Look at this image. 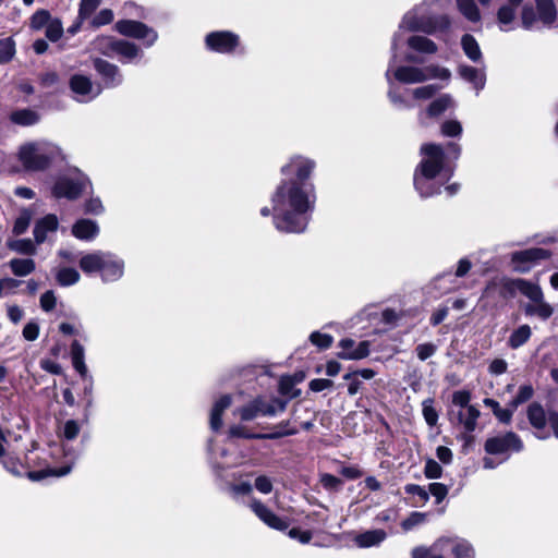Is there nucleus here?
I'll list each match as a JSON object with an SVG mask.
<instances>
[{"mask_svg":"<svg viewBox=\"0 0 558 558\" xmlns=\"http://www.w3.org/2000/svg\"><path fill=\"white\" fill-rule=\"evenodd\" d=\"M438 0H424L402 17L399 29L395 33L391 41V58L388 62L385 77L388 84L391 82L407 85L424 83L428 80L450 81L449 69L438 64L426 66L405 65L398 63V50L403 44L402 29L410 32L435 33L445 31L450 26V19L442 15H435V7Z\"/></svg>","mask_w":558,"mask_h":558,"instance_id":"1","label":"nucleus"},{"mask_svg":"<svg viewBox=\"0 0 558 558\" xmlns=\"http://www.w3.org/2000/svg\"><path fill=\"white\" fill-rule=\"evenodd\" d=\"M315 201L313 183L281 182L271 197L276 229L287 233L305 231Z\"/></svg>","mask_w":558,"mask_h":558,"instance_id":"2","label":"nucleus"},{"mask_svg":"<svg viewBox=\"0 0 558 558\" xmlns=\"http://www.w3.org/2000/svg\"><path fill=\"white\" fill-rule=\"evenodd\" d=\"M422 159L417 165L413 183L421 197H432L449 181L452 169L445 163V151L440 145L424 144L421 147Z\"/></svg>","mask_w":558,"mask_h":558,"instance_id":"3","label":"nucleus"},{"mask_svg":"<svg viewBox=\"0 0 558 558\" xmlns=\"http://www.w3.org/2000/svg\"><path fill=\"white\" fill-rule=\"evenodd\" d=\"M19 161L27 171H44L52 161L63 159L62 149L47 141L27 142L20 146Z\"/></svg>","mask_w":558,"mask_h":558,"instance_id":"4","label":"nucleus"},{"mask_svg":"<svg viewBox=\"0 0 558 558\" xmlns=\"http://www.w3.org/2000/svg\"><path fill=\"white\" fill-rule=\"evenodd\" d=\"M25 459L26 461L23 463L19 457L11 452H7L0 462L12 475L17 477L26 476L32 482H38L49 476L61 477L69 474L72 469L71 464H65L59 468H51L47 465L41 470L31 471V462L34 460L31 456H26Z\"/></svg>","mask_w":558,"mask_h":558,"instance_id":"5","label":"nucleus"},{"mask_svg":"<svg viewBox=\"0 0 558 558\" xmlns=\"http://www.w3.org/2000/svg\"><path fill=\"white\" fill-rule=\"evenodd\" d=\"M80 267L87 275L100 274L102 276H123L124 263L117 255L110 252L97 251L83 256Z\"/></svg>","mask_w":558,"mask_h":558,"instance_id":"6","label":"nucleus"},{"mask_svg":"<svg viewBox=\"0 0 558 558\" xmlns=\"http://www.w3.org/2000/svg\"><path fill=\"white\" fill-rule=\"evenodd\" d=\"M517 283L519 284V292L532 302L525 304L524 314L526 316H537L543 320L548 319L553 315L554 308L544 301L538 281H517Z\"/></svg>","mask_w":558,"mask_h":558,"instance_id":"7","label":"nucleus"},{"mask_svg":"<svg viewBox=\"0 0 558 558\" xmlns=\"http://www.w3.org/2000/svg\"><path fill=\"white\" fill-rule=\"evenodd\" d=\"M536 11L530 4H525L521 12V23L525 29H534L538 22L545 26H551L557 17L555 0L535 1Z\"/></svg>","mask_w":558,"mask_h":558,"instance_id":"8","label":"nucleus"},{"mask_svg":"<svg viewBox=\"0 0 558 558\" xmlns=\"http://www.w3.org/2000/svg\"><path fill=\"white\" fill-rule=\"evenodd\" d=\"M88 184V178L80 171H75L73 174L61 175L57 179L52 187V195L56 198L75 199Z\"/></svg>","mask_w":558,"mask_h":558,"instance_id":"9","label":"nucleus"},{"mask_svg":"<svg viewBox=\"0 0 558 558\" xmlns=\"http://www.w3.org/2000/svg\"><path fill=\"white\" fill-rule=\"evenodd\" d=\"M524 444L520 436L512 430L502 435L488 437L484 442V450L489 456L510 454V452H521Z\"/></svg>","mask_w":558,"mask_h":558,"instance_id":"10","label":"nucleus"},{"mask_svg":"<svg viewBox=\"0 0 558 558\" xmlns=\"http://www.w3.org/2000/svg\"><path fill=\"white\" fill-rule=\"evenodd\" d=\"M114 28L125 37L142 40L145 47H151L158 39V34L154 28L138 21L120 20L116 23Z\"/></svg>","mask_w":558,"mask_h":558,"instance_id":"11","label":"nucleus"},{"mask_svg":"<svg viewBox=\"0 0 558 558\" xmlns=\"http://www.w3.org/2000/svg\"><path fill=\"white\" fill-rule=\"evenodd\" d=\"M69 87L74 100L87 104L101 94V87L92 81L90 76L81 73L73 74L69 80Z\"/></svg>","mask_w":558,"mask_h":558,"instance_id":"12","label":"nucleus"},{"mask_svg":"<svg viewBox=\"0 0 558 558\" xmlns=\"http://www.w3.org/2000/svg\"><path fill=\"white\" fill-rule=\"evenodd\" d=\"M315 166V161L307 157H292L289 162L281 168V172L284 175L291 177V179L284 180L283 182L311 183L308 179L313 173Z\"/></svg>","mask_w":558,"mask_h":558,"instance_id":"13","label":"nucleus"},{"mask_svg":"<svg viewBox=\"0 0 558 558\" xmlns=\"http://www.w3.org/2000/svg\"><path fill=\"white\" fill-rule=\"evenodd\" d=\"M549 250L542 247H532L519 251L512 254L511 262L515 270L520 272L529 271L533 266L551 257Z\"/></svg>","mask_w":558,"mask_h":558,"instance_id":"14","label":"nucleus"},{"mask_svg":"<svg viewBox=\"0 0 558 558\" xmlns=\"http://www.w3.org/2000/svg\"><path fill=\"white\" fill-rule=\"evenodd\" d=\"M240 44V37L230 31H216L205 37L207 49L217 53H232Z\"/></svg>","mask_w":558,"mask_h":558,"instance_id":"15","label":"nucleus"},{"mask_svg":"<svg viewBox=\"0 0 558 558\" xmlns=\"http://www.w3.org/2000/svg\"><path fill=\"white\" fill-rule=\"evenodd\" d=\"M235 414L242 422H250L258 416H275V411L270 405H266V398L259 395L238 408Z\"/></svg>","mask_w":558,"mask_h":558,"instance_id":"16","label":"nucleus"},{"mask_svg":"<svg viewBox=\"0 0 558 558\" xmlns=\"http://www.w3.org/2000/svg\"><path fill=\"white\" fill-rule=\"evenodd\" d=\"M93 64L107 88H116L123 83V74L117 64L101 58H95Z\"/></svg>","mask_w":558,"mask_h":558,"instance_id":"17","label":"nucleus"},{"mask_svg":"<svg viewBox=\"0 0 558 558\" xmlns=\"http://www.w3.org/2000/svg\"><path fill=\"white\" fill-rule=\"evenodd\" d=\"M338 345L342 351L337 353V357L340 360H363L369 355L371 342L367 340L360 341L357 344L352 338H343L339 341Z\"/></svg>","mask_w":558,"mask_h":558,"instance_id":"18","label":"nucleus"},{"mask_svg":"<svg viewBox=\"0 0 558 558\" xmlns=\"http://www.w3.org/2000/svg\"><path fill=\"white\" fill-rule=\"evenodd\" d=\"M251 508L254 513L269 527L277 531H286L290 523L286 518H281L277 515L274 511H271L266 505H264L260 500L254 499L251 504Z\"/></svg>","mask_w":558,"mask_h":558,"instance_id":"19","label":"nucleus"},{"mask_svg":"<svg viewBox=\"0 0 558 558\" xmlns=\"http://www.w3.org/2000/svg\"><path fill=\"white\" fill-rule=\"evenodd\" d=\"M523 0H507L497 11V23L501 32H510L515 28L517 10Z\"/></svg>","mask_w":558,"mask_h":558,"instance_id":"20","label":"nucleus"},{"mask_svg":"<svg viewBox=\"0 0 558 558\" xmlns=\"http://www.w3.org/2000/svg\"><path fill=\"white\" fill-rule=\"evenodd\" d=\"M114 57L123 64L137 63L144 56L143 50L134 43L119 39L113 44Z\"/></svg>","mask_w":558,"mask_h":558,"instance_id":"21","label":"nucleus"},{"mask_svg":"<svg viewBox=\"0 0 558 558\" xmlns=\"http://www.w3.org/2000/svg\"><path fill=\"white\" fill-rule=\"evenodd\" d=\"M59 228V219L54 214H47L35 222L33 234L37 244L44 243L50 233Z\"/></svg>","mask_w":558,"mask_h":558,"instance_id":"22","label":"nucleus"},{"mask_svg":"<svg viewBox=\"0 0 558 558\" xmlns=\"http://www.w3.org/2000/svg\"><path fill=\"white\" fill-rule=\"evenodd\" d=\"M449 544L451 545V554L453 558H475V550L473 546L465 539L457 541L450 537H441L434 544V548H442Z\"/></svg>","mask_w":558,"mask_h":558,"instance_id":"23","label":"nucleus"},{"mask_svg":"<svg viewBox=\"0 0 558 558\" xmlns=\"http://www.w3.org/2000/svg\"><path fill=\"white\" fill-rule=\"evenodd\" d=\"M459 76L465 82L472 84L473 88L478 94L482 90L486 83V73L485 68H475L466 64H460L458 66Z\"/></svg>","mask_w":558,"mask_h":558,"instance_id":"24","label":"nucleus"},{"mask_svg":"<svg viewBox=\"0 0 558 558\" xmlns=\"http://www.w3.org/2000/svg\"><path fill=\"white\" fill-rule=\"evenodd\" d=\"M232 404V397L229 393L222 395L213 405L209 416L210 429L218 433L222 425V415L225 411Z\"/></svg>","mask_w":558,"mask_h":558,"instance_id":"25","label":"nucleus"},{"mask_svg":"<svg viewBox=\"0 0 558 558\" xmlns=\"http://www.w3.org/2000/svg\"><path fill=\"white\" fill-rule=\"evenodd\" d=\"M99 233V226L90 219H80L72 227V234L82 241H92Z\"/></svg>","mask_w":558,"mask_h":558,"instance_id":"26","label":"nucleus"},{"mask_svg":"<svg viewBox=\"0 0 558 558\" xmlns=\"http://www.w3.org/2000/svg\"><path fill=\"white\" fill-rule=\"evenodd\" d=\"M407 28L402 29V34ZM403 43L405 41L410 49L422 54H434L437 52V45L429 38L421 35H413L409 38H404L402 35Z\"/></svg>","mask_w":558,"mask_h":558,"instance_id":"27","label":"nucleus"},{"mask_svg":"<svg viewBox=\"0 0 558 558\" xmlns=\"http://www.w3.org/2000/svg\"><path fill=\"white\" fill-rule=\"evenodd\" d=\"M461 48L464 54L474 63L483 62V53L477 40L470 34L461 38Z\"/></svg>","mask_w":558,"mask_h":558,"instance_id":"28","label":"nucleus"},{"mask_svg":"<svg viewBox=\"0 0 558 558\" xmlns=\"http://www.w3.org/2000/svg\"><path fill=\"white\" fill-rule=\"evenodd\" d=\"M71 359L74 369L80 374L83 380H86L88 371L84 361V347L78 340H74L71 343Z\"/></svg>","mask_w":558,"mask_h":558,"instance_id":"29","label":"nucleus"},{"mask_svg":"<svg viewBox=\"0 0 558 558\" xmlns=\"http://www.w3.org/2000/svg\"><path fill=\"white\" fill-rule=\"evenodd\" d=\"M40 116L33 109H19L10 114V121L21 126H32L39 122Z\"/></svg>","mask_w":558,"mask_h":558,"instance_id":"30","label":"nucleus"},{"mask_svg":"<svg viewBox=\"0 0 558 558\" xmlns=\"http://www.w3.org/2000/svg\"><path fill=\"white\" fill-rule=\"evenodd\" d=\"M454 107V100L451 95L442 94L434 99L427 107L425 114L434 118L444 113L446 110Z\"/></svg>","mask_w":558,"mask_h":558,"instance_id":"31","label":"nucleus"},{"mask_svg":"<svg viewBox=\"0 0 558 558\" xmlns=\"http://www.w3.org/2000/svg\"><path fill=\"white\" fill-rule=\"evenodd\" d=\"M532 337V329L527 324H523L515 328L508 338L507 345L517 350L524 345Z\"/></svg>","mask_w":558,"mask_h":558,"instance_id":"32","label":"nucleus"},{"mask_svg":"<svg viewBox=\"0 0 558 558\" xmlns=\"http://www.w3.org/2000/svg\"><path fill=\"white\" fill-rule=\"evenodd\" d=\"M387 537L384 530H371L359 534L355 538L356 544L362 548H368L380 544Z\"/></svg>","mask_w":558,"mask_h":558,"instance_id":"33","label":"nucleus"},{"mask_svg":"<svg viewBox=\"0 0 558 558\" xmlns=\"http://www.w3.org/2000/svg\"><path fill=\"white\" fill-rule=\"evenodd\" d=\"M404 493L411 496L410 505L412 507H422L429 500V494L425 487L417 484H407L403 487Z\"/></svg>","mask_w":558,"mask_h":558,"instance_id":"34","label":"nucleus"},{"mask_svg":"<svg viewBox=\"0 0 558 558\" xmlns=\"http://www.w3.org/2000/svg\"><path fill=\"white\" fill-rule=\"evenodd\" d=\"M529 423L535 429H543L546 426V413L543 405L538 402H532L526 411Z\"/></svg>","mask_w":558,"mask_h":558,"instance_id":"35","label":"nucleus"},{"mask_svg":"<svg viewBox=\"0 0 558 558\" xmlns=\"http://www.w3.org/2000/svg\"><path fill=\"white\" fill-rule=\"evenodd\" d=\"M299 433L295 426L291 425L290 420H283L274 426L270 433H264V439L276 440L282 437L293 436Z\"/></svg>","mask_w":558,"mask_h":558,"instance_id":"36","label":"nucleus"},{"mask_svg":"<svg viewBox=\"0 0 558 558\" xmlns=\"http://www.w3.org/2000/svg\"><path fill=\"white\" fill-rule=\"evenodd\" d=\"M34 214L35 209L33 206L22 208L14 221L12 232L15 235L24 234L31 225Z\"/></svg>","mask_w":558,"mask_h":558,"instance_id":"37","label":"nucleus"},{"mask_svg":"<svg viewBox=\"0 0 558 558\" xmlns=\"http://www.w3.org/2000/svg\"><path fill=\"white\" fill-rule=\"evenodd\" d=\"M278 392L281 397L292 400L301 395V389L295 388V380L290 375H282L278 384Z\"/></svg>","mask_w":558,"mask_h":558,"instance_id":"38","label":"nucleus"},{"mask_svg":"<svg viewBox=\"0 0 558 558\" xmlns=\"http://www.w3.org/2000/svg\"><path fill=\"white\" fill-rule=\"evenodd\" d=\"M457 8L468 21L472 23L481 21V12L475 0H457Z\"/></svg>","mask_w":558,"mask_h":558,"instance_id":"39","label":"nucleus"},{"mask_svg":"<svg viewBox=\"0 0 558 558\" xmlns=\"http://www.w3.org/2000/svg\"><path fill=\"white\" fill-rule=\"evenodd\" d=\"M484 404L492 409L494 415L499 420V422L504 424H509L511 422L513 411L515 409H512L511 407L504 409L500 407L498 401L492 398H485Z\"/></svg>","mask_w":558,"mask_h":558,"instance_id":"40","label":"nucleus"},{"mask_svg":"<svg viewBox=\"0 0 558 558\" xmlns=\"http://www.w3.org/2000/svg\"><path fill=\"white\" fill-rule=\"evenodd\" d=\"M13 274L17 277L31 275L35 269V263L31 258H14L10 262Z\"/></svg>","mask_w":558,"mask_h":558,"instance_id":"41","label":"nucleus"},{"mask_svg":"<svg viewBox=\"0 0 558 558\" xmlns=\"http://www.w3.org/2000/svg\"><path fill=\"white\" fill-rule=\"evenodd\" d=\"M388 98L390 102L400 109H410L413 107L412 102L407 99L400 92L399 87L396 85L395 82H391V84H388Z\"/></svg>","mask_w":558,"mask_h":558,"instance_id":"42","label":"nucleus"},{"mask_svg":"<svg viewBox=\"0 0 558 558\" xmlns=\"http://www.w3.org/2000/svg\"><path fill=\"white\" fill-rule=\"evenodd\" d=\"M36 242L31 239L11 240L8 247L16 253L34 255L36 253Z\"/></svg>","mask_w":558,"mask_h":558,"instance_id":"43","label":"nucleus"},{"mask_svg":"<svg viewBox=\"0 0 558 558\" xmlns=\"http://www.w3.org/2000/svg\"><path fill=\"white\" fill-rule=\"evenodd\" d=\"M229 438H241V439H256V440H265L264 433H253L250 432L243 425H232L228 430Z\"/></svg>","mask_w":558,"mask_h":558,"instance_id":"44","label":"nucleus"},{"mask_svg":"<svg viewBox=\"0 0 558 558\" xmlns=\"http://www.w3.org/2000/svg\"><path fill=\"white\" fill-rule=\"evenodd\" d=\"M466 409L468 416L463 418V414L460 412L458 418L459 422L463 424L465 432L473 433L476 428L477 418L480 417L481 412L475 405H469Z\"/></svg>","mask_w":558,"mask_h":558,"instance_id":"45","label":"nucleus"},{"mask_svg":"<svg viewBox=\"0 0 558 558\" xmlns=\"http://www.w3.org/2000/svg\"><path fill=\"white\" fill-rule=\"evenodd\" d=\"M119 39H116L113 37H110V36H99L97 37L94 41H93V45H94V48L99 51L100 53H102L104 56H107V57H114V51H113V44L114 43H118Z\"/></svg>","mask_w":558,"mask_h":558,"instance_id":"46","label":"nucleus"},{"mask_svg":"<svg viewBox=\"0 0 558 558\" xmlns=\"http://www.w3.org/2000/svg\"><path fill=\"white\" fill-rule=\"evenodd\" d=\"M534 395V388L532 385H522L519 387L518 393L513 397L508 407L517 409L520 404L527 402Z\"/></svg>","mask_w":558,"mask_h":558,"instance_id":"47","label":"nucleus"},{"mask_svg":"<svg viewBox=\"0 0 558 558\" xmlns=\"http://www.w3.org/2000/svg\"><path fill=\"white\" fill-rule=\"evenodd\" d=\"M15 54V41L11 37L0 39V64L9 63Z\"/></svg>","mask_w":558,"mask_h":558,"instance_id":"48","label":"nucleus"},{"mask_svg":"<svg viewBox=\"0 0 558 558\" xmlns=\"http://www.w3.org/2000/svg\"><path fill=\"white\" fill-rule=\"evenodd\" d=\"M308 339L311 343L317 347L320 351L328 350L333 343V337L330 333H324L320 331H313Z\"/></svg>","mask_w":558,"mask_h":558,"instance_id":"49","label":"nucleus"},{"mask_svg":"<svg viewBox=\"0 0 558 558\" xmlns=\"http://www.w3.org/2000/svg\"><path fill=\"white\" fill-rule=\"evenodd\" d=\"M441 88L440 85L437 84H428L424 86H420L413 88L411 90V95L416 100H427L435 96V94Z\"/></svg>","mask_w":558,"mask_h":558,"instance_id":"50","label":"nucleus"},{"mask_svg":"<svg viewBox=\"0 0 558 558\" xmlns=\"http://www.w3.org/2000/svg\"><path fill=\"white\" fill-rule=\"evenodd\" d=\"M428 513L427 512H418L414 511L409 514L402 522L401 527L404 531H410L414 526L424 523L427 520Z\"/></svg>","mask_w":558,"mask_h":558,"instance_id":"51","label":"nucleus"},{"mask_svg":"<svg viewBox=\"0 0 558 558\" xmlns=\"http://www.w3.org/2000/svg\"><path fill=\"white\" fill-rule=\"evenodd\" d=\"M427 492L435 497V502L439 505L447 497L449 487L444 483L434 482L428 485Z\"/></svg>","mask_w":558,"mask_h":558,"instance_id":"52","label":"nucleus"},{"mask_svg":"<svg viewBox=\"0 0 558 558\" xmlns=\"http://www.w3.org/2000/svg\"><path fill=\"white\" fill-rule=\"evenodd\" d=\"M84 399H85V407L82 417V423H87L90 415V408L93 405V381L92 378H88V383L84 387Z\"/></svg>","mask_w":558,"mask_h":558,"instance_id":"53","label":"nucleus"},{"mask_svg":"<svg viewBox=\"0 0 558 558\" xmlns=\"http://www.w3.org/2000/svg\"><path fill=\"white\" fill-rule=\"evenodd\" d=\"M101 0H81L78 10V20L85 21L90 17L100 4Z\"/></svg>","mask_w":558,"mask_h":558,"instance_id":"54","label":"nucleus"},{"mask_svg":"<svg viewBox=\"0 0 558 558\" xmlns=\"http://www.w3.org/2000/svg\"><path fill=\"white\" fill-rule=\"evenodd\" d=\"M51 21L50 13L47 10H38L31 17V27L35 31L43 28Z\"/></svg>","mask_w":558,"mask_h":558,"instance_id":"55","label":"nucleus"},{"mask_svg":"<svg viewBox=\"0 0 558 558\" xmlns=\"http://www.w3.org/2000/svg\"><path fill=\"white\" fill-rule=\"evenodd\" d=\"M63 34V26L60 20L53 19L51 20L46 27V37L50 41H57L61 38Z\"/></svg>","mask_w":558,"mask_h":558,"instance_id":"56","label":"nucleus"},{"mask_svg":"<svg viewBox=\"0 0 558 558\" xmlns=\"http://www.w3.org/2000/svg\"><path fill=\"white\" fill-rule=\"evenodd\" d=\"M423 416L428 426L433 427L437 424L438 421V412L433 407V400L428 399L423 402Z\"/></svg>","mask_w":558,"mask_h":558,"instance_id":"57","label":"nucleus"},{"mask_svg":"<svg viewBox=\"0 0 558 558\" xmlns=\"http://www.w3.org/2000/svg\"><path fill=\"white\" fill-rule=\"evenodd\" d=\"M424 475L428 480H437L442 476V466L434 459H427L424 466Z\"/></svg>","mask_w":558,"mask_h":558,"instance_id":"58","label":"nucleus"},{"mask_svg":"<svg viewBox=\"0 0 558 558\" xmlns=\"http://www.w3.org/2000/svg\"><path fill=\"white\" fill-rule=\"evenodd\" d=\"M320 484L327 490L337 492V490H339L341 488V486L343 485V482H342L341 478L337 477L333 474L324 473L320 476Z\"/></svg>","mask_w":558,"mask_h":558,"instance_id":"59","label":"nucleus"},{"mask_svg":"<svg viewBox=\"0 0 558 558\" xmlns=\"http://www.w3.org/2000/svg\"><path fill=\"white\" fill-rule=\"evenodd\" d=\"M80 430L81 426L77 421L68 420L63 426L62 437L69 441L74 440L78 436Z\"/></svg>","mask_w":558,"mask_h":558,"instance_id":"60","label":"nucleus"},{"mask_svg":"<svg viewBox=\"0 0 558 558\" xmlns=\"http://www.w3.org/2000/svg\"><path fill=\"white\" fill-rule=\"evenodd\" d=\"M501 284L499 287V295L504 300H511L515 298L517 292L519 291V284L517 281H500Z\"/></svg>","mask_w":558,"mask_h":558,"instance_id":"61","label":"nucleus"},{"mask_svg":"<svg viewBox=\"0 0 558 558\" xmlns=\"http://www.w3.org/2000/svg\"><path fill=\"white\" fill-rule=\"evenodd\" d=\"M441 133L445 136L456 137L462 133V126L457 120H448L441 124Z\"/></svg>","mask_w":558,"mask_h":558,"instance_id":"62","label":"nucleus"},{"mask_svg":"<svg viewBox=\"0 0 558 558\" xmlns=\"http://www.w3.org/2000/svg\"><path fill=\"white\" fill-rule=\"evenodd\" d=\"M437 351V345L432 342L420 343L415 348L418 360L426 361Z\"/></svg>","mask_w":558,"mask_h":558,"instance_id":"63","label":"nucleus"},{"mask_svg":"<svg viewBox=\"0 0 558 558\" xmlns=\"http://www.w3.org/2000/svg\"><path fill=\"white\" fill-rule=\"evenodd\" d=\"M288 535L299 541L301 544H308L313 538V533L308 530H302L300 527H292L289 530Z\"/></svg>","mask_w":558,"mask_h":558,"instance_id":"64","label":"nucleus"}]
</instances>
